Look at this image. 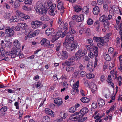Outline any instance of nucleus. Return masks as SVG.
Wrapping results in <instances>:
<instances>
[{"label":"nucleus","mask_w":122,"mask_h":122,"mask_svg":"<svg viewBox=\"0 0 122 122\" xmlns=\"http://www.w3.org/2000/svg\"><path fill=\"white\" fill-rule=\"evenodd\" d=\"M34 8L36 12L40 14H45L47 12V8L42 3H38Z\"/></svg>","instance_id":"1"},{"label":"nucleus","mask_w":122,"mask_h":122,"mask_svg":"<svg viewBox=\"0 0 122 122\" xmlns=\"http://www.w3.org/2000/svg\"><path fill=\"white\" fill-rule=\"evenodd\" d=\"M84 115L81 113L76 112L72 114L71 117H72V118L74 119L75 121L82 122L85 121L87 119L86 117H83Z\"/></svg>","instance_id":"2"},{"label":"nucleus","mask_w":122,"mask_h":122,"mask_svg":"<svg viewBox=\"0 0 122 122\" xmlns=\"http://www.w3.org/2000/svg\"><path fill=\"white\" fill-rule=\"evenodd\" d=\"M86 47L88 51L93 52L95 56L96 57L97 56L98 54V48L97 46H95L93 47L90 45H87L86 46Z\"/></svg>","instance_id":"3"},{"label":"nucleus","mask_w":122,"mask_h":122,"mask_svg":"<svg viewBox=\"0 0 122 122\" xmlns=\"http://www.w3.org/2000/svg\"><path fill=\"white\" fill-rule=\"evenodd\" d=\"M79 46L77 42L75 41L71 44H68L66 46L67 50L69 51H71L74 49H76Z\"/></svg>","instance_id":"4"},{"label":"nucleus","mask_w":122,"mask_h":122,"mask_svg":"<svg viewBox=\"0 0 122 122\" xmlns=\"http://www.w3.org/2000/svg\"><path fill=\"white\" fill-rule=\"evenodd\" d=\"M75 63V61L72 56L68 59V60H66L64 62L62 63V65L64 66H70L74 65Z\"/></svg>","instance_id":"5"},{"label":"nucleus","mask_w":122,"mask_h":122,"mask_svg":"<svg viewBox=\"0 0 122 122\" xmlns=\"http://www.w3.org/2000/svg\"><path fill=\"white\" fill-rule=\"evenodd\" d=\"M72 17L73 20L77 22H80L84 20V16L83 14L79 15V16L75 15H73Z\"/></svg>","instance_id":"6"},{"label":"nucleus","mask_w":122,"mask_h":122,"mask_svg":"<svg viewBox=\"0 0 122 122\" xmlns=\"http://www.w3.org/2000/svg\"><path fill=\"white\" fill-rule=\"evenodd\" d=\"M43 24L42 22L39 20H35L32 22V26L33 28L35 29L38 28Z\"/></svg>","instance_id":"7"},{"label":"nucleus","mask_w":122,"mask_h":122,"mask_svg":"<svg viewBox=\"0 0 122 122\" xmlns=\"http://www.w3.org/2000/svg\"><path fill=\"white\" fill-rule=\"evenodd\" d=\"M74 36L71 34H68L66 37L65 41L67 43L72 42L74 40Z\"/></svg>","instance_id":"8"},{"label":"nucleus","mask_w":122,"mask_h":122,"mask_svg":"<svg viewBox=\"0 0 122 122\" xmlns=\"http://www.w3.org/2000/svg\"><path fill=\"white\" fill-rule=\"evenodd\" d=\"M50 43L49 41L47 40V39L45 38L42 39L40 43L42 45H44L45 47H47L48 46L49 43Z\"/></svg>","instance_id":"9"},{"label":"nucleus","mask_w":122,"mask_h":122,"mask_svg":"<svg viewBox=\"0 0 122 122\" xmlns=\"http://www.w3.org/2000/svg\"><path fill=\"white\" fill-rule=\"evenodd\" d=\"M5 33V34H8L9 35V36H11L14 34V31L11 29V28L8 27L7 29H6Z\"/></svg>","instance_id":"10"},{"label":"nucleus","mask_w":122,"mask_h":122,"mask_svg":"<svg viewBox=\"0 0 122 122\" xmlns=\"http://www.w3.org/2000/svg\"><path fill=\"white\" fill-rule=\"evenodd\" d=\"M87 52L86 50H84L82 51L81 49H79L76 52V54L81 57L86 54Z\"/></svg>","instance_id":"11"},{"label":"nucleus","mask_w":122,"mask_h":122,"mask_svg":"<svg viewBox=\"0 0 122 122\" xmlns=\"http://www.w3.org/2000/svg\"><path fill=\"white\" fill-rule=\"evenodd\" d=\"M68 57L67 52L66 51L63 50L61 53V58L62 60H65Z\"/></svg>","instance_id":"12"},{"label":"nucleus","mask_w":122,"mask_h":122,"mask_svg":"<svg viewBox=\"0 0 122 122\" xmlns=\"http://www.w3.org/2000/svg\"><path fill=\"white\" fill-rule=\"evenodd\" d=\"M7 109V107L6 106L2 107L0 110V115L2 116L5 114Z\"/></svg>","instance_id":"13"},{"label":"nucleus","mask_w":122,"mask_h":122,"mask_svg":"<svg viewBox=\"0 0 122 122\" xmlns=\"http://www.w3.org/2000/svg\"><path fill=\"white\" fill-rule=\"evenodd\" d=\"M13 45L14 46L16 47L17 49H20L21 46L20 43L17 40H15L14 41Z\"/></svg>","instance_id":"14"},{"label":"nucleus","mask_w":122,"mask_h":122,"mask_svg":"<svg viewBox=\"0 0 122 122\" xmlns=\"http://www.w3.org/2000/svg\"><path fill=\"white\" fill-rule=\"evenodd\" d=\"M45 32L46 35L48 36L50 35H52L54 32H55L53 29L51 28L47 29L46 30Z\"/></svg>","instance_id":"15"},{"label":"nucleus","mask_w":122,"mask_h":122,"mask_svg":"<svg viewBox=\"0 0 122 122\" xmlns=\"http://www.w3.org/2000/svg\"><path fill=\"white\" fill-rule=\"evenodd\" d=\"M15 51L16 48H13L11 52L9 54V55L12 58H14L16 56Z\"/></svg>","instance_id":"16"},{"label":"nucleus","mask_w":122,"mask_h":122,"mask_svg":"<svg viewBox=\"0 0 122 122\" xmlns=\"http://www.w3.org/2000/svg\"><path fill=\"white\" fill-rule=\"evenodd\" d=\"M54 103L58 106H60L62 104V101L61 98H55L54 100Z\"/></svg>","instance_id":"17"},{"label":"nucleus","mask_w":122,"mask_h":122,"mask_svg":"<svg viewBox=\"0 0 122 122\" xmlns=\"http://www.w3.org/2000/svg\"><path fill=\"white\" fill-rule=\"evenodd\" d=\"M88 111L89 110L88 109L85 107L82 109L79 112H76L81 113V114H82L83 115H84L87 113L88 112Z\"/></svg>","instance_id":"18"},{"label":"nucleus","mask_w":122,"mask_h":122,"mask_svg":"<svg viewBox=\"0 0 122 122\" xmlns=\"http://www.w3.org/2000/svg\"><path fill=\"white\" fill-rule=\"evenodd\" d=\"M93 14L95 15H98L100 12L99 8L98 6H96L93 9Z\"/></svg>","instance_id":"19"},{"label":"nucleus","mask_w":122,"mask_h":122,"mask_svg":"<svg viewBox=\"0 0 122 122\" xmlns=\"http://www.w3.org/2000/svg\"><path fill=\"white\" fill-rule=\"evenodd\" d=\"M103 24L106 29L107 30H109L108 27L110 24L107 20H105L103 22Z\"/></svg>","instance_id":"20"},{"label":"nucleus","mask_w":122,"mask_h":122,"mask_svg":"<svg viewBox=\"0 0 122 122\" xmlns=\"http://www.w3.org/2000/svg\"><path fill=\"white\" fill-rule=\"evenodd\" d=\"M97 102L98 104L100 107H102V106L104 105L105 104L104 101L100 98H98Z\"/></svg>","instance_id":"21"},{"label":"nucleus","mask_w":122,"mask_h":122,"mask_svg":"<svg viewBox=\"0 0 122 122\" xmlns=\"http://www.w3.org/2000/svg\"><path fill=\"white\" fill-rule=\"evenodd\" d=\"M50 9V12L51 13H53L55 11V9H56V5L55 4H52L49 7Z\"/></svg>","instance_id":"22"},{"label":"nucleus","mask_w":122,"mask_h":122,"mask_svg":"<svg viewBox=\"0 0 122 122\" xmlns=\"http://www.w3.org/2000/svg\"><path fill=\"white\" fill-rule=\"evenodd\" d=\"M91 91L93 93L97 89V87L96 85L94 84L92 82L91 83Z\"/></svg>","instance_id":"23"},{"label":"nucleus","mask_w":122,"mask_h":122,"mask_svg":"<svg viewBox=\"0 0 122 122\" xmlns=\"http://www.w3.org/2000/svg\"><path fill=\"white\" fill-rule=\"evenodd\" d=\"M74 11L76 12H78L81 10V7L80 5H76L74 6Z\"/></svg>","instance_id":"24"},{"label":"nucleus","mask_w":122,"mask_h":122,"mask_svg":"<svg viewBox=\"0 0 122 122\" xmlns=\"http://www.w3.org/2000/svg\"><path fill=\"white\" fill-rule=\"evenodd\" d=\"M111 36L110 34H108L107 33L105 36L103 38L105 43L109 41V39Z\"/></svg>","instance_id":"25"},{"label":"nucleus","mask_w":122,"mask_h":122,"mask_svg":"<svg viewBox=\"0 0 122 122\" xmlns=\"http://www.w3.org/2000/svg\"><path fill=\"white\" fill-rule=\"evenodd\" d=\"M55 34V32H54L52 35V39L51 41L52 42H54L56 41L59 38L58 36H56Z\"/></svg>","instance_id":"26"},{"label":"nucleus","mask_w":122,"mask_h":122,"mask_svg":"<svg viewBox=\"0 0 122 122\" xmlns=\"http://www.w3.org/2000/svg\"><path fill=\"white\" fill-rule=\"evenodd\" d=\"M40 19L43 21H46L49 20V17L46 15H44L40 18Z\"/></svg>","instance_id":"27"},{"label":"nucleus","mask_w":122,"mask_h":122,"mask_svg":"<svg viewBox=\"0 0 122 122\" xmlns=\"http://www.w3.org/2000/svg\"><path fill=\"white\" fill-rule=\"evenodd\" d=\"M19 20V17L16 16H13L10 19L12 22H15L18 21Z\"/></svg>","instance_id":"28"},{"label":"nucleus","mask_w":122,"mask_h":122,"mask_svg":"<svg viewBox=\"0 0 122 122\" xmlns=\"http://www.w3.org/2000/svg\"><path fill=\"white\" fill-rule=\"evenodd\" d=\"M80 100L82 102L84 103L88 102L90 101V99L86 97H82Z\"/></svg>","instance_id":"29"},{"label":"nucleus","mask_w":122,"mask_h":122,"mask_svg":"<svg viewBox=\"0 0 122 122\" xmlns=\"http://www.w3.org/2000/svg\"><path fill=\"white\" fill-rule=\"evenodd\" d=\"M19 26H20L23 30L26 29L27 26L25 23H20L19 24Z\"/></svg>","instance_id":"30"},{"label":"nucleus","mask_w":122,"mask_h":122,"mask_svg":"<svg viewBox=\"0 0 122 122\" xmlns=\"http://www.w3.org/2000/svg\"><path fill=\"white\" fill-rule=\"evenodd\" d=\"M74 68L73 67L71 66H68L66 68V70L67 71L70 72H71L73 73L74 71Z\"/></svg>","instance_id":"31"},{"label":"nucleus","mask_w":122,"mask_h":122,"mask_svg":"<svg viewBox=\"0 0 122 122\" xmlns=\"http://www.w3.org/2000/svg\"><path fill=\"white\" fill-rule=\"evenodd\" d=\"M101 39L99 40V42H100V43H99L97 44V45L98 46H103L104 45V43H105L103 40V37H101Z\"/></svg>","instance_id":"32"},{"label":"nucleus","mask_w":122,"mask_h":122,"mask_svg":"<svg viewBox=\"0 0 122 122\" xmlns=\"http://www.w3.org/2000/svg\"><path fill=\"white\" fill-rule=\"evenodd\" d=\"M45 111L46 113L48 115H52L53 114V112L48 108H46Z\"/></svg>","instance_id":"33"},{"label":"nucleus","mask_w":122,"mask_h":122,"mask_svg":"<svg viewBox=\"0 0 122 122\" xmlns=\"http://www.w3.org/2000/svg\"><path fill=\"white\" fill-rule=\"evenodd\" d=\"M67 116V114L65 113L61 112L60 113V116L63 119H65Z\"/></svg>","instance_id":"34"},{"label":"nucleus","mask_w":122,"mask_h":122,"mask_svg":"<svg viewBox=\"0 0 122 122\" xmlns=\"http://www.w3.org/2000/svg\"><path fill=\"white\" fill-rule=\"evenodd\" d=\"M81 56H79V55H77L76 54V53L75 54V56H72L74 60V61H76L78 59L80 60L81 59Z\"/></svg>","instance_id":"35"},{"label":"nucleus","mask_w":122,"mask_h":122,"mask_svg":"<svg viewBox=\"0 0 122 122\" xmlns=\"http://www.w3.org/2000/svg\"><path fill=\"white\" fill-rule=\"evenodd\" d=\"M40 32V31L39 30H35L33 33L31 37H34L38 35Z\"/></svg>","instance_id":"36"},{"label":"nucleus","mask_w":122,"mask_h":122,"mask_svg":"<svg viewBox=\"0 0 122 122\" xmlns=\"http://www.w3.org/2000/svg\"><path fill=\"white\" fill-rule=\"evenodd\" d=\"M50 118L47 116L44 117L43 118V120L44 122H49L50 120Z\"/></svg>","instance_id":"37"},{"label":"nucleus","mask_w":122,"mask_h":122,"mask_svg":"<svg viewBox=\"0 0 122 122\" xmlns=\"http://www.w3.org/2000/svg\"><path fill=\"white\" fill-rule=\"evenodd\" d=\"M57 7L58 10L64 9L63 5V3L61 2L59 3L58 4Z\"/></svg>","instance_id":"38"},{"label":"nucleus","mask_w":122,"mask_h":122,"mask_svg":"<svg viewBox=\"0 0 122 122\" xmlns=\"http://www.w3.org/2000/svg\"><path fill=\"white\" fill-rule=\"evenodd\" d=\"M100 24V22L98 21H96L94 24L95 26H97L96 29L97 30H100L99 28Z\"/></svg>","instance_id":"39"},{"label":"nucleus","mask_w":122,"mask_h":122,"mask_svg":"<svg viewBox=\"0 0 122 122\" xmlns=\"http://www.w3.org/2000/svg\"><path fill=\"white\" fill-rule=\"evenodd\" d=\"M94 74L92 73L88 74L86 75V77L88 78L91 79L94 78Z\"/></svg>","instance_id":"40"},{"label":"nucleus","mask_w":122,"mask_h":122,"mask_svg":"<svg viewBox=\"0 0 122 122\" xmlns=\"http://www.w3.org/2000/svg\"><path fill=\"white\" fill-rule=\"evenodd\" d=\"M11 29L13 30L14 32V30L18 31L20 30V28L19 27L17 26H15V27L12 26L11 27Z\"/></svg>","instance_id":"41"},{"label":"nucleus","mask_w":122,"mask_h":122,"mask_svg":"<svg viewBox=\"0 0 122 122\" xmlns=\"http://www.w3.org/2000/svg\"><path fill=\"white\" fill-rule=\"evenodd\" d=\"M18 1L16 0L14 3V8H18L19 7L20 5V3Z\"/></svg>","instance_id":"42"},{"label":"nucleus","mask_w":122,"mask_h":122,"mask_svg":"<svg viewBox=\"0 0 122 122\" xmlns=\"http://www.w3.org/2000/svg\"><path fill=\"white\" fill-rule=\"evenodd\" d=\"M62 18L60 17L58 20V23L59 24H60V25H62L64 24V22L62 21Z\"/></svg>","instance_id":"43"},{"label":"nucleus","mask_w":122,"mask_h":122,"mask_svg":"<svg viewBox=\"0 0 122 122\" xmlns=\"http://www.w3.org/2000/svg\"><path fill=\"white\" fill-rule=\"evenodd\" d=\"M79 66L78 67V68L79 70L80 71H82L84 70L85 67V66L81 63H79Z\"/></svg>","instance_id":"44"},{"label":"nucleus","mask_w":122,"mask_h":122,"mask_svg":"<svg viewBox=\"0 0 122 122\" xmlns=\"http://www.w3.org/2000/svg\"><path fill=\"white\" fill-rule=\"evenodd\" d=\"M106 17L105 16V15H103L99 18V20L100 21L103 22L104 20L106 19Z\"/></svg>","instance_id":"45"},{"label":"nucleus","mask_w":122,"mask_h":122,"mask_svg":"<svg viewBox=\"0 0 122 122\" xmlns=\"http://www.w3.org/2000/svg\"><path fill=\"white\" fill-rule=\"evenodd\" d=\"M69 30L70 34L71 33L74 34L76 33V31L72 27L70 28L69 29Z\"/></svg>","instance_id":"46"},{"label":"nucleus","mask_w":122,"mask_h":122,"mask_svg":"<svg viewBox=\"0 0 122 122\" xmlns=\"http://www.w3.org/2000/svg\"><path fill=\"white\" fill-rule=\"evenodd\" d=\"M42 86V85L39 82H37V83H35L34 84L33 86H36L37 88H39L41 87ZM39 89V88H38Z\"/></svg>","instance_id":"47"},{"label":"nucleus","mask_w":122,"mask_h":122,"mask_svg":"<svg viewBox=\"0 0 122 122\" xmlns=\"http://www.w3.org/2000/svg\"><path fill=\"white\" fill-rule=\"evenodd\" d=\"M75 22L73 21H70L69 22V25L70 28L72 27L75 25Z\"/></svg>","instance_id":"48"},{"label":"nucleus","mask_w":122,"mask_h":122,"mask_svg":"<svg viewBox=\"0 0 122 122\" xmlns=\"http://www.w3.org/2000/svg\"><path fill=\"white\" fill-rule=\"evenodd\" d=\"M93 39L94 41L97 42H99V40L101 39V37H94L93 38Z\"/></svg>","instance_id":"49"},{"label":"nucleus","mask_w":122,"mask_h":122,"mask_svg":"<svg viewBox=\"0 0 122 122\" xmlns=\"http://www.w3.org/2000/svg\"><path fill=\"white\" fill-rule=\"evenodd\" d=\"M61 31L59 30L56 32V33L55 32V34L56 35V36H58V37L59 38L60 37H61Z\"/></svg>","instance_id":"50"},{"label":"nucleus","mask_w":122,"mask_h":122,"mask_svg":"<svg viewBox=\"0 0 122 122\" xmlns=\"http://www.w3.org/2000/svg\"><path fill=\"white\" fill-rule=\"evenodd\" d=\"M22 9L24 10L27 11H30L31 9L29 7L25 5H24L22 7Z\"/></svg>","instance_id":"51"},{"label":"nucleus","mask_w":122,"mask_h":122,"mask_svg":"<svg viewBox=\"0 0 122 122\" xmlns=\"http://www.w3.org/2000/svg\"><path fill=\"white\" fill-rule=\"evenodd\" d=\"M93 23V21L91 19H89L87 20V24L88 25H92Z\"/></svg>","instance_id":"52"},{"label":"nucleus","mask_w":122,"mask_h":122,"mask_svg":"<svg viewBox=\"0 0 122 122\" xmlns=\"http://www.w3.org/2000/svg\"><path fill=\"white\" fill-rule=\"evenodd\" d=\"M93 65V64H92V62L90 61H89L88 62V64L86 66L87 67V69L89 70L90 69L89 68H90V66H91V67H92V66H93L92 65Z\"/></svg>","instance_id":"53"},{"label":"nucleus","mask_w":122,"mask_h":122,"mask_svg":"<svg viewBox=\"0 0 122 122\" xmlns=\"http://www.w3.org/2000/svg\"><path fill=\"white\" fill-rule=\"evenodd\" d=\"M24 15H23V17H21V19H23L24 20L25 19V20H26L27 19H29L30 18V16H29L28 15H25V14Z\"/></svg>","instance_id":"54"},{"label":"nucleus","mask_w":122,"mask_h":122,"mask_svg":"<svg viewBox=\"0 0 122 122\" xmlns=\"http://www.w3.org/2000/svg\"><path fill=\"white\" fill-rule=\"evenodd\" d=\"M90 32L91 30L89 28L87 29L86 32V35L87 36H89L91 35Z\"/></svg>","instance_id":"55"},{"label":"nucleus","mask_w":122,"mask_h":122,"mask_svg":"<svg viewBox=\"0 0 122 122\" xmlns=\"http://www.w3.org/2000/svg\"><path fill=\"white\" fill-rule=\"evenodd\" d=\"M15 54L16 55L19 56L20 54V49H16V48L15 51Z\"/></svg>","instance_id":"56"},{"label":"nucleus","mask_w":122,"mask_h":122,"mask_svg":"<svg viewBox=\"0 0 122 122\" xmlns=\"http://www.w3.org/2000/svg\"><path fill=\"white\" fill-rule=\"evenodd\" d=\"M105 60L107 61H109L111 60L110 56L107 54H106V55L105 56Z\"/></svg>","instance_id":"57"},{"label":"nucleus","mask_w":122,"mask_h":122,"mask_svg":"<svg viewBox=\"0 0 122 122\" xmlns=\"http://www.w3.org/2000/svg\"><path fill=\"white\" fill-rule=\"evenodd\" d=\"M87 44L91 45L93 42V40L91 38H90L87 39Z\"/></svg>","instance_id":"58"},{"label":"nucleus","mask_w":122,"mask_h":122,"mask_svg":"<svg viewBox=\"0 0 122 122\" xmlns=\"http://www.w3.org/2000/svg\"><path fill=\"white\" fill-rule=\"evenodd\" d=\"M32 3L31 0H25V4L30 5Z\"/></svg>","instance_id":"59"},{"label":"nucleus","mask_w":122,"mask_h":122,"mask_svg":"<svg viewBox=\"0 0 122 122\" xmlns=\"http://www.w3.org/2000/svg\"><path fill=\"white\" fill-rule=\"evenodd\" d=\"M76 107H71L69 110V112L71 113L74 112H75Z\"/></svg>","instance_id":"60"},{"label":"nucleus","mask_w":122,"mask_h":122,"mask_svg":"<svg viewBox=\"0 0 122 122\" xmlns=\"http://www.w3.org/2000/svg\"><path fill=\"white\" fill-rule=\"evenodd\" d=\"M61 43H59L58 45L56 46V51H59L61 49Z\"/></svg>","instance_id":"61"},{"label":"nucleus","mask_w":122,"mask_h":122,"mask_svg":"<svg viewBox=\"0 0 122 122\" xmlns=\"http://www.w3.org/2000/svg\"><path fill=\"white\" fill-rule=\"evenodd\" d=\"M116 45L119 44L120 42V38L119 37H117L116 39Z\"/></svg>","instance_id":"62"},{"label":"nucleus","mask_w":122,"mask_h":122,"mask_svg":"<svg viewBox=\"0 0 122 122\" xmlns=\"http://www.w3.org/2000/svg\"><path fill=\"white\" fill-rule=\"evenodd\" d=\"M97 62V59L96 57H95V61L94 64V67L95 68L96 66Z\"/></svg>","instance_id":"63"},{"label":"nucleus","mask_w":122,"mask_h":122,"mask_svg":"<svg viewBox=\"0 0 122 122\" xmlns=\"http://www.w3.org/2000/svg\"><path fill=\"white\" fill-rule=\"evenodd\" d=\"M86 73L84 71H82L80 73V75L82 77H84L86 75Z\"/></svg>","instance_id":"64"}]
</instances>
